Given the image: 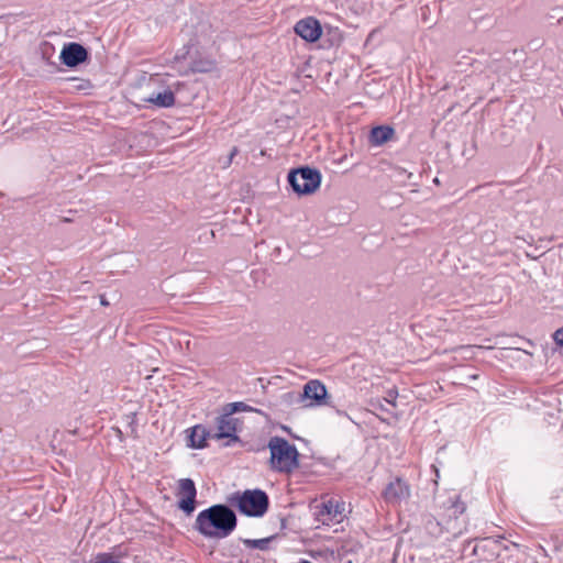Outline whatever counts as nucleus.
I'll return each mask as SVG.
<instances>
[{
	"label": "nucleus",
	"mask_w": 563,
	"mask_h": 563,
	"mask_svg": "<svg viewBox=\"0 0 563 563\" xmlns=\"http://www.w3.org/2000/svg\"><path fill=\"white\" fill-rule=\"evenodd\" d=\"M224 410H227L231 415H233L235 412H241V411H243V412H252V411L258 412L260 411V410L254 409L253 407L246 405L243 401L227 404L224 406Z\"/></svg>",
	"instance_id": "obj_16"
},
{
	"label": "nucleus",
	"mask_w": 563,
	"mask_h": 563,
	"mask_svg": "<svg viewBox=\"0 0 563 563\" xmlns=\"http://www.w3.org/2000/svg\"><path fill=\"white\" fill-rule=\"evenodd\" d=\"M327 388L325 386L317 380L312 379L309 380L305 386L302 393L299 395V398L301 401L309 400L310 402L307 404V407H313V406H322L325 404V397H327Z\"/></svg>",
	"instance_id": "obj_7"
},
{
	"label": "nucleus",
	"mask_w": 563,
	"mask_h": 563,
	"mask_svg": "<svg viewBox=\"0 0 563 563\" xmlns=\"http://www.w3.org/2000/svg\"><path fill=\"white\" fill-rule=\"evenodd\" d=\"M396 398H397V391L395 390H389L388 394H387V397L385 398V400L387 402H389L390 405L395 406L396 405Z\"/></svg>",
	"instance_id": "obj_20"
},
{
	"label": "nucleus",
	"mask_w": 563,
	"mask_h": 563,
	"mask_svg": "<svg viewBox=\"0 0 563 563\" xmlns=\"http://www.w3.org/2000/svg\"><path fill=\"white\" fill-rule=\"evenodd\" d=\"M238 147H233L230 152V155L224 159L222 167L227 168L231 165L233 157L238 154Z\"/></svg>",
	"instance_id": "obj_18"
},
{
	"label": "nucleus",
	"mask_w": 563,
	"mask_h": 563,
	"mask_svg": "<svg viewBox=\"0 0 563 563\" xmlns=\"http://www.w3.org/2000/svg\"><path fill=\"white\" fill-rule=\"evenodd\" d=\"M274 539V537L263 538V539H244L243 543L249 549H258L265 551L268 549V544Z\"/></svg>",
	"instance_id": "obj_15"
},
{
	"label": "nucleus",
	"mask_w": 563,
	"mask_h": 563,
	"mask_svg": "<svg viewBox=\"0 0 563 563\" xmlns=\"http://www.w3.org/2000/svg\"><path fill=\"white\" fill-rule=\"evenodd\" d=\"M267 448L271 452L269 465L273 471L289 474L299 466V452L286 439L272 437Z\"/></svg>",
	"instance_id": "obj_2"
},
{
	"label": "nucleus",
	"mask_w": 563,
	"mask_h": 563,
	"mask_svg": "<svg viewBox=\"0 0 563 563\" xmlns=\"http://www.w3.org/2000/svg\"><path fill=\"white\" fill-rule=\"evenodd\" d=\"M197 490L192 479L181 478L178 482V508L187 515H190L195 510Z\"/></svg>",
	"instance_id": "obj_6"
},
{
	"label": "nucleus",
	"mask_w": 563,
	"mask_h": 563,
	"mask_svg": "<svg viewBox=\"0 0 563 563\" xmlns=\"http://www.w3.org/2000/svg\"><path fill=\"white\" fill-rule=\"evenodd\" d=\"M410 495L408 485L400 478L390 482L384 490V497L389 503H397L407 499Z\"/></svg>",
	"instance_id": "obj_12"
},
{
	"label": "nucleus",
	"mask_w": 563,
	"mask_h": 563,
	"mask_svg": "<svg viewBox=\"0 0 563 563\" xmlns=\"http://www.w3.org/2000/svg\"><path fill=\"white\" fill-rule=\"evenodd\" d=\"M88 57L87 49L78 43H69L64 46L60 53L63 64L68 67H75L84 63Z\"/></svg>",
	"instance_id": "obj_10"
},
{
	"label": "nucleus",
	"mask_w": 563,
	"mask_h": 563,
	"mask_svg": "<svg viewBox=\"0 0 563 563\" xmlns=\"http://www.w3.org/2000/svg\"><path fill=\"white\" fill-rule=\"evenodd\" d=\"M212 433L208 431L203 426L197 424L191 429L189 441L191 448L202 449L207 445L206 441L212 438Z\"/></svg>",
	"instance_id": "obj_14"
},
{
	"label": "nucleus",
	"mask_w": 563,
	"mask_h": 563,
	"mask_svg": "<svg viewBox=\"0 0 563 563\" xmlns=\"http://www.w3.org/2000/svg\"><path fill=\"white\" fill-rule=\"evenodd\" d=\"M288 183L296 194L310 195L320 187L321 174L318 169L301 167L289 173Z\"/></svg>",
	"instance_id": "obj_3"
},
{
	"label": "nucleus",
	"mask_w": 563,
	"mask_h": 563,
	"mask_svg": "<svg viewBox=\"0 0 563 563\" xmlns=\"http://www.w3.org/2000/svg\"><path fill=\"white\" fill-rule=\"evenodd\" d=\"M450 507L449 509L452 510V514L454 517H459L460 515H463L466 510V505L460 499V496L455 495L453 498H450Z\"/></svg>",
	"instance_id": "obj_17"
},
{
	"label": "nucleus",
	"mask_w": 563,
	"mask_h": 563,
	"mask_svg": "<svg viewBox=\"0 0 563 563\" xmlns=\"http://www.w3.org/2000/svg\"><path fill=\"white\" fill-rule=\"evenodd\" d=\"M150 81L153 84V85H157V86H164L163 85V78L158 75H154L150 78Z\"/></svg>",
	"instance_id": "obj_21"
},
{
	"label": "nucleus",
	"mask_w": 563,
	"mask_h": 563,
	"mask_svg": "<svg viewBox=\"0 0 563 563\" xmlns=\"http://www.w3.org/2000/svg\"><path fill=\"white\" fill-rule=\"evenodd\" d=\"M239 510L250 517H261L268 508V497L260 489L246 490L239 498Z\"/></svg>",
	"instance_id": "obj_4"
},
{
	"label": "nucleus",
	"mask_w": 563,
	"mask_h": 563,
	"mask_svg": "<svg viewBox=\"0 0 563 563\" xmlns=\"http://www.w3.org/2000/svg\"><path fill=\"white\" fill-rule=\"evenodd\" d=\"M294 30L297 35L308 42H316L322 34L319 21L312 16L298 21Z\"/></svg>",
	"instance_id": "obj_9"
},
{
	"label": "nucleus",
	"mask_w": 563,
	"mask_h": 563,
	"mask_svg": "<svg viewBox=\"0 0 563 563\" xmlns=\"http://www.w3.org/2000/svg\"><path fill=\"white\" fill-rule=\"evenodd\" d=\"M344 505L334 499L322 503L317 511V519L323 525L340 522L343 518Z\"/></svg>",
	"instance_id": "obj_8"
},
{
	"label": "nucleus",
	"mask_w": 563,
	"mask_h": 563,
	"mask_svg": "<svg viewBox=\"0 0 563 563\" xmlns=\"http://www.w3.org/2000/svg\"><path fill=\"white\" fill-rule=\"evenodd\" d=\"M143 101L152 104L155 108H172L176 102L175 90L172 86H167L162 91H153Z\"/></svg>",
	"instance_id": "obj_11"
},
{
	"label": "nucleus",
	"mask_w": 563,
	"mask_h": 563,
	"mask_svg": "<svg viewBox=\"0 0 563 563\" xmlns=\"http://www.w3.org/2000/svg\"><path fill=\"white\" fill-rule=\"evenodd\" d=\"M236 527V516L227 505H213L200 511L195 521V529L206 538L222 539L232 533Z\"/></svg>",
	"instance_id": "obj_1"
},
{
	"label": "nucleus",
	"mask_w": 563,
	"mask_h": 563,
	"mask_svg": "<svg viewBox=\"0 0 563 563\" xmlns=\"http://www.w3.org/2000/svg\"><path fill=\"white\" fill-rule=\"evenodd\" d=\"M100 302H101V305H103V306H108V305H109V302H108L103 297H101Z\"/></svg>",
	"instance_id": "obj_22"
},
{
	"label": "nucleus",
	"mask_w": 563,
	"mask_h": 563,
	"mask_svg": "<svg viewBox=\"0 0 563 563\" xmlns=\"http://www.w3.org/2000/svg\"><path fill=\"white\" fill-rule=\"evenodd\" d=\"M553 339L560 346H563V328L556 330L553 334Z\"/></svg>",
	"instance_id": "obj_19"
},
{
	"label": "nucleus",
	"mask_w": 563,
	"mask_h": 563,
	"mask_svg": "<svg viewBox=\"0 0 563 563\" xmlns=\"http://www.w3.org/2000/svg\"><path fill=\"white\" fill-rule=\"evenodd\" d=\"M395 130L388 125H378L371 130L369 143L374 146H380L393 139Z\"/></svg>",
	"instance_id": "obj_13"
},
{
	"label": "nucleus",
	"mask_w": 563,
	"mask_h": 563,
	"mask_svg": "<svg viewBox=\"0 0 563 563\" xmlns=\"http://www.w3.org/2000/svg\"><path fill=\"white\" fill-rule=\"evenodd\" d=\"M240 421L234 418L230 412L223 409V413L220 415L216 420V432L212 433V438L220 440L227 439L225 445H231L239 441L236 432L239 430Z\"/></svg>",
	"instance_id": "obj_5"
}]
</instances>
